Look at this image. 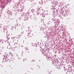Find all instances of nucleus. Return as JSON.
Returning a JSON list of instances; mask_svg holds the SVG:
<instances>
[{
    "mask_svg": "<svg viewBox=\"0 0 74 74\" xmlns=\"http://www.w3.org/2000/svg\"><path fill=\"white\" fill-rule=\"evenodd\" d=\"M13 61H14V59H9V62H11V63H12V62H13Z\"/></svg>",
    "mask_w": 74,
    "mask_h": 74,
    "instance_id": "nucleus-1",
    "label": "nucleus"
},
{
    "mask_svg": "<svg viewBox=\"0 0 74 74\" xmlns=\"http://www.w3.org/2000/svg\"><path fill=\"white\" fill-rule=\"evenodd\" d=\"M10 59L8 58H6V62H9Z\"/></svg>",
    "mask_w": 74,
    "mask_h": 74,
    "instance_id": "nucleus-2",
    "label": "nucleus"
},
{
    "mask_svg": "<svg viewBox=\"0 0 74 74\" xmlns=\"http://www.w3.org/2000/svg\"><path fill=\"white\" fill-rule=\"evenodd\" d=\"M3 62H6V58H3L2 60Z\"/></svg>",
    "mask_w": 74,
    "mask_h": 74,
    "instance_id": "nucleus-3",
    "label": "nucleus"
},
{
    "mask_svg": "<svg viewBox=\"0 0 74 74\" xmlns=\"http://www.w3.org/2000/svg\"><path fill=\"white\" fill-rule=\"evenodd\" d=\"M13 39V41H16V40H17V38H16V37H14V38Z\"/></svg>",
    "mask_w": 74,
    "mask_h": 74,
    "instance_id": "nucleus-4",
    "label": "nucleus"
},
{
    "mask_svg": "<svg viewBox=\"0 0 74 74\" xmlns=\"http://www.w3.org/2000/svg\"><path fill=\"white\" fill-rule=\"evenodd\" d=\"M16 45V42L14 43V42H13L12 43V45H13V46H15V45Z\"/></svg>",
    "mask_w": 74,
    "mask_h": 74,
    "instance_id": "nucleus-5",
    "label": "nucleus"
},
{
    "mask_svg": "<svg viewBox=\"0 0 74 74\" xmlns=\"http://www.w3.org/2000/svg\"><path fill=\"white\" fill-rule=\"evenodd\" d=\"M28 38H30V37H31V36L30 35H29L28 36Z\"/></svg>",
    "mask_w": 74,
    "mask_h": 74,
    "instance_id": "nucleus-6",
    "label": "nucleus"
},
{
    "mask_svg": "<svg viewBox=\"0 0 74 74\" xmlns=\"http://www.w3.org/2000/svg\"><path fill=\"white\" fill-rule=\"evenodd\" d=\"M47 58L49 60H50L51 59V58L49 57H47Z\"/></svg>",
    "mask_w": 74,
    "mask_h": 74,
    "instance_id": "nucleus-7",
    "label": "nucleus"
},
{
    "mask_svg": "<svg viewBox=\"0 0 74 74\" xmlns=\"http://www.w3.org/2000/svg\"><path fill=\"white\" fill-rule=\"evenodd\" d=\"M52 19H52V22H53L54 23H55L56 22H55V21H54V20L53 21V20H52Z\"/></svg>",
    "mask_w": 74,
    "mask_h": 74,
    "instance_id": "nucleus-8",
    "label": "nucleus"
},
{
    "mask_svg": "<svg viewBox=\"0 0 74 74\" xmlns=\"http://www.w3.org/2000/svg\"><path fill=\"white\" fill-rule=\"evenodd\" d=\"M42 54H43V55H45V52H43V53H42Z\"/></svg>",
    "mask_w": 74,
    "mask_h": 74,
    "instance_id": "nucleus-9",
    "label": "nucleus"
},
{
    "mask_svg": "<svg viewBox=\"0 0 74 74\" xmlns=\"http://www.w3.org/2000/svg\"><path fill=\"white\" fill-rule=\"evenodd\" d=\"M21 34H23V31L21 32Z\"/></svg>",
    "mask_w": 74,
    "mask_h": 74,
    "instance_id": "nucleus-10",
    "label": "nucleus"
},
{
    "mask_svg": "<svg viewBox=\"0 0 74 74\" xmlns=\"http://www.w3.org/2000/svg\"><path fill=\"white\" fill-rule=\"evenodd\" d=\"M40 51H41V52H42V50H41Z\"/></svg>",
    "mask_w": 74,
    "mask_h": 74,
    "instance_id": "nucleus-11",
    "label": "nucleus"
},
{
    "mask_svg": "<svg viewBox=\"0 0 74 74\" xmlns=\"http://www.w3.org/2000/svg\"><path fill=\"white\" fill-rule=\"evenodd\" d=\"M30 34V33H29V34Z\"/></svg>",
    "mask_w": 74,
    "mask_h": 74,
    "instance_id": "nucleus-12",
    "label": "nucleus"
},
{
    "mask_svg": "<svg viewBox=\"0 0 74 74\" xmlns=\"http://www.w3.org/2000/svg\"><path fill=\"white\" fill-rule=\"evenodd\" d=\"M8 40H6V41H8Z\"/></svg>",
    "mask_w": 74,
    "mask_h": 74,
    "instance_id": "nucleus-13",
    "label": "nucleus"
},
{
    "mask_svg": "<svg viewBox=\"0 0 74 74\" xmlns=\"http://www.w3.org/2000/svg\"><path fill=\"white\" fill-rule=\"evenodd\" d=\"M49 74H51V73H49Z\"/></svg>",
    "mask_w": 74,
    "mask_h": 74,
    "instance_id": "nucleus-14",
    "label": "nucleus"
},
{
    "mask_svg": "<svg viewBox=\"0 0 74 74\" xmlns=\"http://www.w3.org/2000/svg\"><path fill=\"white\" fill-rule=\"evenodd\" d=\"M70 72H71V71H70Z\"/></svg>",
    "mask_w": 74,
    "mask_h": 74,
    "instance_id": "nucleus-15",
    "label": "nucleus"
}]
</instances>
